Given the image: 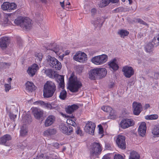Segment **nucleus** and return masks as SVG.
I'll list each match as a JSON object with an SVG mask.
<instances>
[{"label": "nucleus", "instance_id": "obj_1", "mask_svg": "<svg viewBox=\"0 0 159 159\" xmlns=\"http://www.w3.org/2000/svg\"><path fill=\"white\" fill-rule=\"evenodd\" d=\"M82 86V83L79 79L72 73L69 79L67 88L73 92H76Z\"/></svg>", "mask_w": 159, "mask_h": 159}, {"label": "nucleus", "instance_id": "obj_2", "mask_svg": "<svg viewBox=\"0 0 159 159\" xmlns=\"http://www.w3.org/2000/svg\"><path fill=\"white\" fill-rule=\"evenodd\" d=\"M31 20L26 17L20 16L14 20V23L20 26L23 30H29L32 26Z\"/></svg>", "mask_w": 159, "mask_h": 159}, {"label": "nucleus", "instance_id": "obj_3", "mask_svg": "<svg viewBox=\"0 0 159 159\" xmlns=\"http://www.w3.org/2000/svg\"><path fill=\"white\" fill-rule=\"evenodd\" d=\"M56 89V86L54 82L48 81L45 84L43 89V95L44 98H48L52 97Z\"/></svg>", "mask_w": 159, "mask_h": 159}, {"label": "nucleus", "instance_id": "obj_4", "mask_svg": "<svg viewBox=\"0 0 159 159\" xmlns=\"http://www.w3.org/2000/svg\"><path fill=\"white\" fill-rule=\"evenodd\" d=\"M107 71L105 68H96L92 69L89 72V78L91 80L99 79L105 76Z\"/></svg>", "mask_w": 159, "mask_h": 159}, {"label": "nucleus", "instance_id": "obj_5", "mask_svg": "<svg viewBox=\"0 0 159 159\" xmlns=\"http://www.w3.org/2000/svg\"><path fill=\"white\" fill-rule=\"evenodd\" d=\"M44 72L46 75L51 78H53L55 77H57V81L59 84V87L61 88L62 89L64 88V76L63 75L56 74L55 72L51 69L46 70Z\"/></svg>", "mask_w": 159, "mask_h": 159}, {"label": "nucleus", "instance_id": "obj_6", "mask_svg": "<svg viewBox=\"0 0 159 159\" xmlns=\"http://www.w3.org/2000/svg\"><path fill=\"white\" fill-rule=\"evenodd\" d=\"M34 105H39L42 107L48 110H57L58 107L57 104L55 102L49 103L48 102H45L41 101H38L34 103Z\"/></svg>", "mask_w": 159, "mask_h": 159}, {"label": "nucleus", "instance_id": "obj_7", "mask_svg": "<svg viewBox=\"0 0 159 159\" xmlns=\"http://www.w3.org/2000/svg\"><path fill=\"white\" fill-rule=\"evenodd\" d=\"M108 58V57L107 55L102 54L101 55L95 56L93 57L91 59V61L96 65H102L106 62Z\"/></svg>", "mask_w": 159, "mask_h": 159}, {"label": "nucleus", "instance_id": "obj_8", "mask_svg": "<svg viewBox=\"0 0 159 159\" xmlns=\"http://www.w3.org/2000/svg\"><path fill=\"white\" fill-rule=\"evenodd\" d=\"M73 59L75 61L80 62H85L87 60V56L84 52L79 51L76 53Z\"/></svg>", "mask_w": 159, "mask_h": 159}, {"label": "nucleus", "instance_id": "obj_9", "mask_svg": "<svg viewBox=\"0 0 159 159\" xmlns=\"http://www.w3.org/2000/svg\"><path fill=\"white\" fill-rule=\"evenodd\" d=\"M102 150L101 146L98 143H94L92 145L90 150V154L93 156L97 155L100 154Z\"/></svg>", "mask_w": 159, "mask_h": 159}, {"label": "nucleus", "instance_id": "obj_10", "mask_svg": "<svg viewBox=\"0 0 159 159\" xmlns=\"http://www.w3.org/2000/svg\"><path fill=\"white\" fill-rule=\"evenodd\" d=\"M116 143L119 148L123 149L125 148V137L124 136L118 135L117 136Z\"/></svg>", "mask_w": 159, "mask_h": 159}, {"label": "nucleus", "instance_id": "obj_11", "mask_svg": "<svg viewBox=\"0 0 159 159\" xmlns=\"http://www.w3.org/2000/svg\"><path fill=\"white\" fill-rule=\"evenodd\" d=\"M134 124V123L132 119H126L120 121L119 125L122 128L125 129L133 126Z\"/></svg>", "mask_w": 159, "mask_h": 159}, {"label": "nucleus", "instance_id": "obj_12", "mask_svg": "<svg viewBox=\"0 0 159 159\" xmlns=\"http://www.w3.org/2000/svg\"><path fill=\"white\" fill-rule=\"evenodd\" d=\"M10 41L9 37H3L0 38V47L3 50L6 49Z\"/></svg>", "mask_w": 159, "mask_h": 159}, {"label": "nucleus", "instance_id": "obj_13", "mask_svg": "<svg viewBox=\"0 0 159 159\" xmlns=\"http://www.w3.org/2000/svg\"><path fill=\"white\" fill-rule=\"evenodd\" d=\"M95 126L96 125L94 123L91 121H88L86 124L84 130L87 133L93 135Z\"/></svg>", "mask_w": 159, "mask_h": 159}, {"label": "nucleus", "instance_id": "obj_14", "mask_svg": "<svg viewBox=\"0 0 159 159\" xmlns=\"http://www.w3.org/2000/svg\"><path fill=\"white\" fill-rule=\"evenodd\" d=\"M122 70L124 72V75L128 78L130 77L134 73V70L131 66H125L123 67Z\"/></svg>", "mask_w": 159, "mask_h": 159}, {"label": "nucleus", "instance_id": "obj_15", "mask_svg": "<svg viewBox=\"0 0 159 159\" xmlns=\"http://www.w3.org/2000/svg\"><path fill=\"white\" fill-rule=\"evenodd\" d=\"M133 113L135 115H138L142 110V107L139 103L134 102L132 104Z\"/></svg>", "mask_w": 159, "mask_h": 159}, {"label": "nucleus", "instance_id": "obj_16", "mask_svg": "<svg viewBox=\"0 0 159 159\" xmlns=\"http://www.w3.org/2000/svg\"><path fill=\"white\" fill-rule=\"evenodd\" d=\"M52 50L55 53L59 56V57L62 60L64 56H65V54L61 53L63 52V50L62 48L59 45H56L55 47H53L52 49Z\"/></svg>", "mask_w": 159, "mask_h": 159}, {"label": "nucleus", "instance_id": "obj_17", "mask_svg": "<svg viewBox=\"0 0 159 159\" xmlns=\"http://www.w3.org/2000/svg\"><path fill=\"white\" fill-rule=\"evenodd\" d=\"M60 130L63 133L67 135H70L73 132V128L71 126L67 127L63 124H61L59 126Z\"/></svg>", "mask_w": 159, "mask_h": 159}, {"label": "nucleus", "instance_id": "obj_18", "mask_svg": "<svg viewBox=\"0 0 159 159\" xmlns=\"http://www.w3.org/2000/svg\"><path fill=\"white\" fill-rule=\"evenodd\" d=\"M39 69L38 65L36 64H34L28 67L27 72L30 76H33Z\"/></svg>", "mask_w": 159, "mask_h": 159}, {"label": "nucleus", "instance_id": "obj_19", "mask_svg": "<svg viewBox=\"0 0 159 159\" xmlns=\"http://www.w3.org/2000/svg\"><path fill=\"white\" fill-rule=\"evenodd\" d=\"M101 109L104 111L109 113V117L111 119H114L116 117L114 110L110 106H103L102 107Z\"/></svg>", "mask_w": 159, "mask_h": 159}, {"label": "nucleus", "instance_id": "obj_20", "mask_svg": "<svg viewBox=\"0 0 159 159\" xmlns=\"http://www.w3.org/2000/svg\"><path fill=\"white\" fill-rule=\"evenodd\" d=\"M10 135L8 134L4 135L0 137V144L9 146L10 144Z\"/></svg>", "mask_w": 159, "mask_h": 159}, {"label": "nucleus", "instance_id": "obj_21", "mask_svg": "<svg viewBox=\"0 0 159 159\" xmlns=\"http://www.w3.org/2000/svg\"><path fill=\"white\" fill-rule=\"evenodd\" d=\"M108 65L110 68L114 71L117 70L119 68V66L117 60L115 58L111 60L109 62Z\"/></svg>", "mask_w": 159, "mask_h": 159}, {"label": "nucleus", "instance_id": "obj_22", "mask_svg": "<svg viewBox=\"0 0 159 159\" xmlns=\"http://www.w3.org/2000/svg\"><path fill=\"white\" fill-rule=\"evenodd\" d=\"M33 113L35 118L39 119L43 116V111L37 108H35L33 109Z\"/></svg>", "mask_w": 159, "mask_h": 159}, {"label": "nucleus", "instance_id": "obj_23", "mask_svg": "<svg viewBox=\"0 0 159 159\" xmlns=\"http://www.w3.org/2000/svg\"><path fill=\"white\" fill-rule=\"evenodd\" d=\"M47 60L48 64L51 67L56 68V66L54 64H55V63L57 64V62L58 61L57 59L54 57L48 55L47 57Z\"/></svg>", "mask_w": 159, "mask_h": 159}, {"label": "nucleus", "instance_id": "obj_24", "mask_svg": "<svg viewBox=\"0 0 159 159\" xmlns=\"http://www.w3.org/2000/svg\"><path fill=\"white\" fill-rule=\"evenodd\" d=\"M102 18V17L100 16L92 20L91 23L96 28H100L102 26L103 23Z\"/></svg>", "mask_w": 159, "mask_h": 159}, {"label": "nucleus", "instance_id": "obj_25", "mask_svg": "<svg viewBox=\"0 0 159 159\" xmlns=\"http://www.w3.org/2000/svg\"><path fill=\"white\" fill-rule=\"evenodd\" d=\"M55 117L51 115L48 116L44 122V125L45 127H48L51 125L55 121Z\"/></svg>", "mask_w": 159, "mask_h": 159}, {"label": "nucleus", "instance_id": "obj_26", "mask_svg": "<svg viewBox=\"0 0 159 159\" xmlns=\"http://www.w3.org/2000/svg\"><path fill=\"white\" fill-rule=\"evenodd\" d=\"M146 130V124L145 122L141 123L139 128V134L142 136L145 135Z\"/></svg>", "mask_w": 159, "mask_h": 159}, {"label": "nucleus", "instance_id": "obj_27", "mask_svg": "<svg viewBox=\"0 0 159 159\" xmlns=\"http://www.w3.org/2000/svg\"><path fill=\"white\" fill-rule=\"evenodd\" d=\"M79 108L78 106L76 104H73L68 106L66 109V112L68 114H71Z\"/></svg>", "mask_w": 159, "mask_h": 159}, {"label": "nucleus", "instance_id": "obj_28", "mask_svg": "<svg viewBox=\"0 0 159 159\" xmlns=\"http://www.w3.org/2000/svg\"><path fill=\"white\" fill-rule=\"evenodd\" d=\"M56 130L54 129H48L44 131L43 133V135L46 136H48L55 134Z\"/></svg>", "mask_w": 159, "mask_h": 159}, {"label": "nucleus", "instance_id": "obj_29", "mask_svg": "<svg viewBox=\"0 0 159 159\" xmlns=\"http://www.w3.org/2000/svg\"><path fill=\"white\" fill-rule=\"evenodd\" d=\"M144 48L147 52L150 53L153 51V45L151 43H148L145 45Z\"/></svg>", "mask_w": 159, "mask_h": 159}, {"label": "nucleus", "instance_id": "obj_30", "mask_svg": "<svg viewBox=\"0 0 159 159\" xmlns=\"http://www.w3.org/2000/svg\"><path fill=\"white\" fill-rule=\"evenodd\" d=\"M152 132L155 137H159V125L154 126L152 129Z\"/></svg>", "mask_w": 159, "mask_h": 159}, {"label": "nucleus", "instance_id": "obj_31", "mask_svg": "<svg viewBox=\"0 0 159 159\" xmlns=\"http://www.w3.org/2000/svg\"><path fill=\"white\" fill-rule=\"evenodd\" d=\"M26 89L27 90L32 92L34 89L35 86L33 83L30 81H27L25 84Z\"/></svg>", "mask_w": 159, "mask_h": 159}, {"label": "nucleus", "instance_id": "obj_32", "mask_svg": "<svg viewBox=\"0 0 159 159\" xmlns=\"http://www.w3.org/2000/svg\"><path fill=\"white\" fill-rule=\"evenodd\" d=\"M65 117H68L66 120V123L67 124L73 126H75L76 125V123L72 119H73L74 118L73 115H71L70 117H69L68 116H66Z\"/></svg>", "mask_w": 159, "mask_h": 159}, {"label": "nucleus", "instance_id": "obj_33", "mask_svg": "<svg viewBox=\"0 0 159 159\" xmlns=\"http://www.w3.org/2000/svg\"><path fill=\"white\" fill-rule=\"evenodd\" d=\"M139 155L137 152L132 151L130 153L129 159H139Z\"/></svg>", "mask_w": 159, "mask_h": 159}, {"label": "nucleus", "instance_id": "obj_34", "mask_svg": "<svg viewBox=\"0 0 159 159\" xmlns=\"http://www.w3.org/2000/svg\"><path fill=\"white\" fill-rule=\"evenodd\" d=\"M18 105L15 102H11V110H12V111L13 112L16 113L18 111Z\"/></svg>", "mask_w": 159, "mask_h": 159}, {"label": "nucleus", "instance_id": "obj_35", "mask_svg": "<svg viewBox=\"0 0 159 159\" xmlns=\"http://www.w3.org/2000/svg\"><path fill=\"white\" fill-rule=\"evenodd\" d=\"M118 34H119L121 37L124 38L127 36L129 34V32L125 30H121L118 32Z\"/></svg>", "mask_w": 159, "mask_h": 159}, {"label": "nucleus", "instance_id": "obj_36", "mask_svg": "<svg viewBox=\"0 0 159 159\" xmlns=\"http://www.w3.org/2000/svg\"><path fill=\"white\" fill-rule=\"evenodd\" d=\"M27 130L26 125H24L21 128L20 131V135L22 136H24L27 135Z\"/></svg>", "mask_w": 159, "mask_h": 159}, {"label": "nucleus", "instance_id": "obj_37", "mask_svg": "<svg viewBox=\"0 0 159 159\" xmlns=\"http://www.w3.org/2000/svg\"><path fill=\"white\" fill-rule=\"evenodd\" d=\"M10 3L9 2H4L1 6V8L3 10L9 11Z\"/></svg>", "mask_w": 159, "mask_h": 159}, {"label": "nucleus", "instance_id": "obj_38", "mask_svg": "<svg viewBox=\"0 0 159 159\" xmlns=\"http://www.w3.org/2000/svg\"><path fill=\"white\" fill-rule=\"evenodd\" d=\"M158 118V116L156 114L147 115L145 116V118L147 120H156Z\"/></svg>", "mask_w": 159, "mask_h": 159}, {"label": "nucleus", "instance_id": "obj_39", "mask_svg": "<svg viewBox=\"0 0 159 159\" xmlns=\"http://www.w3.org/2000/svg\"><path fill=\"white\" fill-rule=\"evenodd\" d=\"M35 56L36 57V61L38 63L40 62L42 60L43 57L42 53H36L35 54Z\"/></svg>", "mask_w": 159, "mask_h": 159}, {"label": "nucleus", "instance_id": "obj_40", "mask_svg": "<svg viewBox=\"0 0 159 159\" xmlns=\"http://www.w3.org/2000/svg\"><path fill=\"white\" fill-rule=\"evenodd\" d=\"M66 92L65 90H62L60 93L59 98L62 100H64L66 97Z\"/></svg>", "mask_w": 159, "mask_h": 159}, {"label": "nucleus", "instance_id": "obj_41", "mask_svg": "<svg viewBox=\"0 0 159 159\" xmlns=\"http://www.w3.org/2000/svg\"><path fill=\"white\" fill-rule=\"evenodd\" d=\"M4 23H7L9 21V18L10 17V14L4 13Z\"/></svg>", "mask_w": 159, "mask_h": 159}, {"label": "nucleus", "instance_id": "obj_42", "mask_svg": "<svg viewBox=\"0 0 159 159\" xmlns=\"http://www.w3.org/2000/svg\"><path fill=\"white\" fill-rule=\"evenodd\" d=\"M56 65V68H53L55 69L56 70H60L62 66L61 63L60 62L58 61V62H57V64L56 63H55V64H54Z\"/></svg>", "mask_w": 159, "mask_h": 159}, {"label": "nucleus", "instance_id": "obj_43", "mask_svg": "<svg viewBox=\"0 0 159 159\" xmlns=\"http://www.w3.org/2000/svg\"><path fill=\"white\" fill-rule=\"evenodd\" d=\"M98 133L99 134H101V137H102L103 136V129L102 128V126L101 125H99L98 126Z\"/></svg>", "mask_w": 159, "mask_h": 159}, {"label": "nucleus", "instance_id": "obj_44", "mask_svg": "<svg viewBox=\"0 0 159 159\" xmlns=\"http://www.w3.org/2000/svg\"><path fill=\"white\" fill-rule=\"evenodd\" d=\"M152 42L156 46L159 45V40H158L156 36L153 38L152 40Z\"/></svg>", "mask_w": 159, "mask_h": 159}, {"label": "nucleus", "instance_id": "obj_45", "mask_svg": "<svg viewBox=\"0 0 159 159\" xmlns=\"http://www.w3.org/2000/svg\"><path fill=\"white\" fill-rule=\"evenodd\" d=\"M114 159H124V157L120 154H116L114 157Z\"/></svg>", "mask_w": 159, "mask_h": 159}, {"label": "nucleus", "instance_id": "obj_46", "mask_svg": "<svg viewBox=\"0 0 159 159\" xmlns=\"http://www.w3.org/2000/svg\"><path fill=\"white\" fill-rule=\"evenodd\" d=\"M17 5L14 2L11 3V10H14L16 9Z\"/></svg>", "mask_w": 159, "mask_h": 159}, {"label": "nucleus", "instance_id": "obj_47", "mask_svg": "<svg viewBox=\"0 0 159 159\" xmlns=\"http://www.w3.org/2000/svg\"><path fill=\"white\" fill-rule=\"evenodd\" d=\"M137 21L140 24H143L145 25H147V24L141 19H138L137 20Z\"/></svg>", "mask_w": 159, "mask_h": 159}, {"label": "nucleus", "instance_id": "obj_48", "mask_svg": "<svg viewBox=\"0 0 159 159\" xmlns=\"http://www.w3.org/2000/svg\"><path fill=\"white\" fill-rule=\"evenodd\" d=\"M98 6L100 8H102L106 7V5L104 4L102 0L98 4Z\"/></svg>", "mask_w": 159, "mask_h": 159}, {"label": "nucleus", "instance_id": "obj_49", "mask_svg": "<svg viewBox=\"0 0 159 159\" xmlns=\"http://www.w3.org/2000/svg\"><path fill=\"white\" fill-rule=\"evenodd\" d=\"M5 90L6 92L9 91L10 89V86L8 84H5Z\"/></svg>", "mask_w": 159, "mask_h": 159}, {"label": "nucleus", "instance_id": "obj_50", "mask_svg": "<svg viewBox=\"0 0 159 159\" xmlns=\"http://www.w3.org/2000/svg\"><path fill=\"white\" fill-rule=\"evenodd\" d=\"M43 155V154H41L40 155L37 156L35 158L33 159H44Z\"/></svg>", "mask_w": 159, "mask_h": 159}, {"label": "nucleus", "instance_id": "obj_51", "mask_svg": "<svg viewBox=\"0 0 159 159\" xmlns=\"http://www.w3.org/2000/svg\"><path fill=\"white\" fill-rule=\"evenodd\" d=\"M104 4L107 6L110 3V0H102Z\"/></svg>", "mask_w": 159, "mask_h": 159}, {"label": "nucleus", "instance_id": "obj_52", "mask_svg": "<svg viewBox=\"0 0 159 159\" xmlns=\"http://www.w3.org/2000/svg\"><path fill=\"white\" fill-rule=\"evenodd\" d=\"M76 133L77 134L81 135L82 132L81 130L79 128H78L77 130L76 131Z\"/></svg>", "mask_w": 159, "mask_h": 159}, {"label": "nucleus", "instance_id": "obj_53", "mask_svg": "<svg viewBox=\"0 0 159 159\" xmlns=\"http://www.w3.org/2000/svg\"><path fill=\"white\" fill-rule=\"evenodd\" d=\"M97 12V10L96 9L93 8L91 9V12L92 15H94L95 13H96Z\"/></svg>", "mask_w": 159, "mask_h": 159}, {"label": "nucleus", "instance_id": "obj_54", "mask_svg": "<svg viewBox=\"0 0 159 159\" xmlns=\"http://www.w3.org/2000/svg\"><path fill=\"white\" fill-rule=\"evenodd\" d=\"M53 146L56 148H59V144L57 143H53Z\"/></svg>", "mask_w": 159, "mask_h": 159}, {"label": "nucleus", "instance_id": "obj_55", "mask_svg": "<svg viewBox=\"0 0 159 159\" xmlns=\"http://www.w3.org/2000/svg\"><path fill=\"white\" fill-rule=\"evenodd\" d=\"M60 4L61 7L63 9H65L64 1H63V2H60Z\"/></svg>", "mask_w": 159, "mask_h": 159}, {"label": "nucleus", "instance_id": "obj_56", "mask_svg": "<svg viewBox=\"0 0 159 159\" xmlns=\"http://www.w3.org/2000/svg\"><path fill=\"white\" fill-rule=\"evenodd\" d=\"M28 147H29V146H27L26 147L25 146H21L20 148L21 149L23 150H24L26 148H27L28 149H31V148H32L31 147L30 148L29 147V148H28Z\"/></svg>", "mask_w": 159, "mask_h": 159}, {"label": "nucleus", "instance_id": "obj_57", "mask_svg": "<svg viewBox=\"0 0 159 159\" xmlns=\"http://www.w3.org/2000/svg\"><path fill=\"white\" fill-rule=\"evenodd\" d=\"M118 1L119 0H110V2L113 3H117Z\"/></svg>", "mask_w": 159, "mask_h": 159}, {"label": "nucleus", "instance_id": "obj_58", "mask_svg": "<svg viewBox=\"0 0 159 159\" xmlns=\"http://www.w3.org/2000/svg\"><path fill=\"white\" fill-rule=\"evenodd\" d=\"M153 157L157 159L159 158V153H158L157 155L153 154Z\"/></svg>", "mask_w": 159, "mask_h": 159}, {"label": "nucleus", "instance_id": "obj_59", "mask_svg": "<svg viewBox=\"0 0 159 159\" xmlns=\"http://www.w3.org/2000/svg\"><path fill=\"white\" fill-rule=\"evenodd\" d=\"M70 52V51L69 50H66L65 52V56L69 54Z\"/></svg>", "mask_w": 159, "mask_h": 159}, {"label": "nucleus", "instance_id": "obj_60", "mask_svg": "<svg viewBox=\"0 0 159 159\" xmlns=\"http://www.w3.org/2000/svg\"><path fill=\"white\" fill-rule=\"evenodd\" d=\"M150 107V105H149V104H146L144 106V108L145 109H147V108H149Z\"/></svg>", "mask_w": 159, "mask_h": 159}, {"label": "nucleus", "instance_id": "obj_61", "mask_svg": "<svg viewBox=\"0 0 159 159\" xmlns=\"http://www.w3.org/2000/svg\"><path fill=\"white\" fill-rule=\"evenodd\" d=\"M102 159H110V158L107 156H104Z\"/></svg>", "mask_w": 159, "mask_h": 159}, {"label": "nucleus", "instance_id": "obj_62", "mask_svg": "<svg viewBox=\"0 0 159 159\" xmlns=\"http://www.w3.org/2000/svg\"><path fill=\"white\" fill-rule=\"evenodd\" d=\"M65 5L66 6H67V5H70V2H66V3H65Z\"/></svg>", "mask_w": 159, "mask_h": 159}, {"label": "nucleus", "instance_id": "obj_63", "mask_svg": "<svg viewBox=\"0 0 159 159\" xmlns=\"http://www.w3.org/2000/svg\"><path fill=\"white\" fill-rule=\"evenodd\" d=\"M41 2H43L46 3L47 2V1L46 0H40Z\"/></svg>", "mask_w": 159, "mask_h": 159}, {"label": "nucleus", "instance_id": "obj_64", "mask_svg": "<svg viewBox=\"0 0 159 159\" xmlns=\"http://www.w3.org/2000/svg\"><path fill=\"white\" fill-rule=\"evenodd\" d=\"M157 38V39L158 40H159V34L157 35L156 36Z\"/></svg>", "mask_w": 159, "mask_h": 159}]
</instances>
